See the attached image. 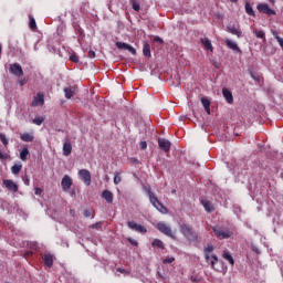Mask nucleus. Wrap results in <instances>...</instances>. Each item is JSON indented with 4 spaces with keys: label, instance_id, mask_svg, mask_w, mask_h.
<instances>
[{
    "label": "nucleus",
    "instance_id": "33",
    "mask_svg": "<svg viewBox=\"0 0 283 283\" xmlns=\"http://www.w3.org/2000/svg\"><path fill=\"white\" fill-rule=\"evenodd\" d=\"M44 122H45V117H35V118H33V120H32V123H33L34 125H38V126L43 125Z\"/></svg>",
    "mask_w": 283,
    "mask_h": 283
},
{
    "label": "nucleus",
    "instance_id": "31",
    "mask_svg": "<svg viewBox=\"0 0 283 283\" xmlns=\"http://www.w3.org/2000/svg\"><path fill=\"white\" fill-rule=\"evenodd\" d=\"M29 28L31 30H36V20H34V17L29 15Z\"/></svg>",
    "mask_w": 283,
    "mask_h": 283
},
{
    "label": "nucleus",
    "instance_id": "26",
    "mask_svg": "<svg viewBox=\"0 0 283 283\" xmlns=\"http://www.w3.org/2000/svg\"><path fill=\"white\" fill-rule=\"evenodd\" d=\"M201 205L208 213H211V211H213V206H211V202L209 200H201Z\"/></svg>",
    "mask_w": 283,
    "mask_h": 283
},
{
    "label": "nucleus",
    "instance_id": "4",
    "mask_svg": "<svg viewBox=\"0 0 283 283\" xmlns=\"http://www.w3.org/2000/svg\"><path fill=\"white\" fill-rule=\"evenodd\" d=\"M212 231L216 234V237L219 238V240H229V238L233 235V232L229 230H222L221 228L218 227H213Z\"/></svg>",
    "mask_w": 283,
    "mask_h": 283
},
{
    "label": "nucleus",
    "instance_id": "25",
    "mask_svg": "<svg viewBox=\"0 0 283 283\" xmlns=\"http://www.w3.org/2000/svg\"><path fill=\"white\" fill-rule=\"evenodd\" d=\"M21 140L23 143H32L34 140V135H31L30 133H24L20 136Z\"/></svg>",
    "mask_w": 283,
    "mask_h": 283
},
{
    "label": "nucleus",
    "instance_id": "57",
    "mask_svg": "<svg viewBox=\"0 0 283 283\" xmlns=\"http://www.w3.org/2000/svg\"><path fill=\"white\" fill-rule=\"evenodd\" d=\"M71 213H74V210H71Z\"/></svg>",
    "mask_w": 283,
    "mask_h": 283
},
{
    "label": "nucleus",
    "instance_id": "56",
    "mask_svg": "<svg viewBox=\"0 0 283 283\" xmlns=\"http://www.w3.org/2000/svg\"><path fill=\"white\" fill-rule=\"evenodd\" d=\"M172 193H176V190H172Z\"/></svg>",
    "mask_w": 283,
    "mask_h": 283
},
{
    "label": "nucleus",
    "instance_id": "37",
    "mask_svg": "<svg viewBox=\"0 0 283 283\" xmlns=\"http://www.w3.org/2000/svg\"><path fill=\"white\" fill-rule=\"evenodd\" d=\"M172 262H176V258H174V256L166 258L163 261L164 264H171Z\"/></svg>",
    "mask_w": 283,
    "mask_h": 283
},
{
    "label": "nucleus",
    "instance_id": "10",
    "mask_svg": "<svg viewBox=\"0 0 283 283\" xmlns=\"http://www.w3.org/2000/svg\"><path fill=\"white\" fill-rule=\"evenodd\" d=\"M116 48L118 50H127L128 52H130V54L136 56V49H134V46H132V44H127L125 42H116Z\"/></svg>",
    "mask_w": 283,
    "mask_h": 283
},
{
    "label": "nucleus",
    "instance_id": "19",
    "mask_svg": "<svg viewBox=\"0 0 283 283\" xmlns=\"http://www.w3.org/2000/svg\"><path fill=\"white\" fill-rule=\"evenodd\" d=\"M65 98H72L76 94V86H69L64 88Z\"/></svg>",
    "mask_w": 283,
    "mask_h": 283
},
{
    "label": "nucleus",
    "instance_id": "17",
    "mask_svg": "<svg viewBox=\"0 0 283 283\" xmlns=\"http://www.w3.org/2000/svg\"><path fill=\"white\" fill-rule=\"evenodd\" d=\"M102 198L108 203L112 205L114 202V193L109 190H104L102 192Z\"/></svg>",
    "mask_w": 283,
    "mask_h": 283
},
{
    "label": "nucleus",
    "instance_id": "22",
    "mask_svg": "<svg viewBox=\"0 0 283 283\" xmlns=\"http://www.w3.org/2000/svg\"><path fill=\"white\" fill-rule=\"evenodd\" d=\"M201 105H203L207 114H211V102L207 97L201 98Z\"/></svg>",
    "mask_w": 283,
    "mask_h": 283
},
{
    "label": "nucleus",
    "instance_id": "18",
    "mask_svg": "<svg viewBox=\"0 0 283 283\" xmlns=\"http://www.w3.org/2000/svg\"><path fill=\"white\" fill-rule=\"evenodd\" d=\"M213 244L208 243L205 249H203V253H205V258L207 260V262H209V260H211V256L209 255L210 253H213Z\"/></svg>",
    "mask_w": 283,
    "mask_h": 283
},
{
    "label": "nucleus",
    "instance_id": "42",
    "mask_svg": "<svg viewBox=\"0 0 283 283\" xmlns=\"http://www.w3.org/2000/svg\"><path fill=\"white\" fill-rule=\"evenodd\" d=\"M70 61H72V63H78V56L76 54H72L70 56Z\"/></svg>",
    "mask_w": 283,
    "mask_h": 283
},
{
    "label": "nucleus",
    "instance_id": "15",
    "mask_svg": "<svg viewBox=\"0 0 283 283\" xmlns=\"http://www.w3.org/2000/svg\"><path fill=\"white\" fill-rule=\"evenodd\" d=\"M226 45L227 48H229V50H233V52H239V54H242V50L240 49V46H238V43L227 39Z\"/></svg>",
    "mask_w": 283,
    "mask_h": 283
},
{
    "label": "nucleus",
    "instance_id": "8",
    "mask_svg": "<svg viewBox=\"0 0 283 283\" xmlns=\"http://www.w3.org/2000/svg\"><path fill=\"white\" fill-rule=\"evenodd\" d=\"M158 145L159 149H161V151H165L166 154H169V151L171 150V142H169L168 139L159 138Z\"/></svg>",
    "mask_w": 283,
    "mask_h": 283
},
{
    "label": "nucleus",
    "instance_id": "3",
    "mask_svg": "<svg viewBox=\"0 0 283 283\" xmlns=\"http://www.w3.org/2000/svg\"><path fill=\"white\" fill-rule=\"evenodd\" d=\"M156 229H158V231H160V233H163L164 235L176 240V234H174V230H171V227H169V224L165 222H158Z\"/></svg>",
    "mask_w": 283,
    "mask_h": 283
},
{
    "label": "nucleus",
    "instance_id": "55",
    "mask_svg": "<svg viewBox=\"0 0 283 283\" xmlns=\"http://www.w3.org/2000/svg\"><path fill=\"white\" fill-rule=\"evenodd\" d=\"M231 3H238V0H230Z\"/></svg>",
    "mask_w": 283,
    "mask_h": 283
},
{
    "label": "nucleus",
    "instance_id": "34",
    "mask_svg": "<svg viewBox=\"0 0 283 283\" xmlns=\"http://www.w3.org/2000/svg\"><path fill=\"white\" fill-rule=\"evenodd\" d=\"M253 34H255L256 39H265L266 33H264V31H259V30H254Z\"/></svg>",
    "mask_w": 283,
    "mask_h": 283
},
{
    "label": "nucleus",
    "instance_id": "38",
    "mask_svg": "<svg viewBox=\"0 0 283 283\" xmlns=\"http://www.w3.org/2000/svg\"><path fill=\"white\" fill-rule=\"evenodd\" d=\"M22 180L27 187H30V177L28 175H24L22 177Z\"/></svg>",
    "mask_w": 283,
    "mask_h": 283
},
{
    "label": "nucleus",
    "instance_id": "32",
    "mask_svg": "<svg viewBox=\"0 0 283 283\" xmlns=\"http://www.w3.org/2000/svg\"><path fill=\"white\" fill-rule=\"evenodd\" d=\"M223 259L229 261V264H235V261L233 260V256L229 252L223 253Z\"/></svg>",
    "mask_w": 283,
    "mask_h": 283
},
{
    "label": "nucleus",
    "instance_id": "52",
    "mask_svg": "<svg viewBox=\"0 0 283 283\" xmlns=\"http://www.w3.org/2000/svg\"><path fill=\"white\" fill-rule=\"evenodd\" d=\"M130 244H134V247H138V242L135 240L129 239Z\"/></svg>",
    "mask_w": 283,
    "mask_h": 283
},
{
    "label": "nucleus",
    "instance_id": "43",
    "mask_svg": "<svg viewBox=\"0 0 283 283\" xmlns=\"http://www.w3.org/2000/svg\"><path fill=\"white\" fill-rule=\"evenodd\" d=\"M8 158H10V155L3 154V153H1V150H0V160H8Z\"/></svg>",
    "mask_w": 283,
    "mask_h": 283
},
{
    "label": "nucleus",
    "instance_id": "48",
    "mask_svg": "<svg viewBox=\"0 0 283 283\" xmlns=\"http://www.w3.org/2000/svg\"><path fill=\"white\" fill-rule=\"evenodd\" d=\"M84 217L85 218L92 217V210H84Z\"/></svg>",
    "mask_w": 283,
    "mask_h": 283
},
{
    "label": "nucleus",
    "instance_id": "20",
    "mask_svg": "<svg viewBox=\"0 0 283 283\" xmlns=\"http://www.w3.org/2000/svg\"><path fill=\"white\" fill-rule=\"evenodd\" d=\"M43 260H44L45 266H48L49 269L53 266V264H54V256L52 254H45Z\"/></svg>",
    "mask_w": 283,
    "mask_h": 283
},
{
    "label": "nucleus",
    "instance_id": "53",
    "mask_svg": "<svg viewBox=\"0 0 283 283\" xmlns=\"http://www.w3.org/2000/svg\"><path fill=\"white\" fill-rule=\"evenodd\" d=\"M24 255H25V258H28V256L32 255V252H27Z\"/></svg>",
    "mask_w": 283,
    "mask_h": 283
},
{
    "label": "nucleus",
    "instance_id": "7",
    "mask_svg": "<svg viewBox=\"0 0 283 283\" xmlns=\"http://www.w3.org/2000/svg\"><path fill=\"white\" fill-rule=\"evenodd\" d=\"M256 8H258L259 12H262V14H269V17H273L276 14L275 10L270 9L269 4H266V3H259Z\"/></svg>",
    "mask_w": 283,
    "mask_h": 283
},
{
    "label": "nucleus",
    "instance_id": "50",
    "mask_svg": "<svg viewBox=\"0 0 283 283\" xmlns=\"http://www.w3.org/2000/svg\"><path fill=\"white\" fill-rule=\"evenodd\" d=\"M154 41L156 43H163V39H160V36H155Z\"/></svg>",
    "mask_w": 283,
    "mask_h": 283
},
{
    "label": "nucleus",
    "instance_id": "1",
    "mask_svg": "<svg viewBox=\"0 0 283 283\" xmlns=\"http://www.w3.org/2000/svg\"><path fill=\"white\" fill-rule=\"evenodd\" d=\"M144 190L146 191L150 205H153V207H155V209H157V211H159L160 213H169V210L167 209V207H165L163 205V202H160V200H158V197L155 196V193L151 192V186H145Z\"/></svg>",
    "mask_w": 283,
    "mask_h": 283
},
{
    "label": "nucleus",
    "instance_id": "54",
    "mask_svg": "<svg viewBox=\"0 0 283 283\" xmlns=\"http://www.w3.org/2000/svg\"><path fill=\"white\" fill-rule=\"evenodd\" d=\"M253 251H255V253L260 254V250L254 248Z\"/></svg>",
    "mask_w": 283,
    "mask_h": 283
},
{
    "label": "nucleus",
    "instance_id": "45",
    "mask_svg": "<svg viewBox=\"0 0 283 283\" xmlns=\"http://www.w3.org/2000/svg\"><path fill=\"white\" fill-rule=\"evenodd\" d=\"M133 10H135V12H139L140 11V4L133 3Z\"/></svg>",
    "mask_w": 283,
    "mask_h": 283
},
{
    "label": "nucleus",
    "instance_id": "41",
    "mask_svg": "<svg viewBox=\"0 0 283 283\" xmlns=\"http://www.w3.org/2000/svg\"><path fill=\"white\" fill-rule=\"evenodd\" d=\"M18 83H19V85H20L21 87H23V85H25V83H28V80L22 76V77L19 78Z\"/></svg>",
    "mask_w": 283,
    "mask_h": 283
},
{
    "label": "nucleus",
    "instance_id": "2",
    "mask_svg": "<svg viewBox=\"0 0 283 283\" xmlns=\"http://www.w3.org/2000/svg\"><path fill=\"white\" fill-rule=\"evenodd\" d=\"M180 233L184 234L190 242H198V234L196 233V230H193V227L182 223L179 226Z\"/></svg>",
    "mask_w": 283,
    "mask_h": 283
},
{
    "label": "nucleus",
    "instance_id": "28",
    "mask_svg": "<svg viewBox=\"0 0 283 283\" xmlns=\"http://www.w3.org/2000/svg\"><path fill=\"white\" fill-rule=\"evenodd\" d=\"M143 54L144 56H151V46L149 45V43H145L144 48H143Z\"/></svg>",
    "mask_w": 283,
    "mask_h": 283
},
{
    "label": "nucleus",
    "instance_id": "11",
    "mask_svg": "<svg viewBox=\"0 0 283 283\" xmlns=\"http://www.w3.org/2000/svg\"><path fill=\"white\" fill-rule=\"evenodd\" d=\"M44 104H45V96L43 95V93H38L36 96L33 98L31 106L39 107Z\"/></svg>",
    "mask_w": 283,
    "mask_h": 283
},
{
    "label": "nucleus",
    "instance_id": "12",
    "mask_svg": "<svg viewBox=\"0 0 283 283\" xmlns=\"http://www.w3.org/2000/svg\"><path fill=\"white\" fill-rule=\"evenodd\" d=\"M63 156H71L72 155V142L70 138H65L63 143Z\"/></svg>",
    "mask_w": 283,
    "mask_h": 283
},
{
    "label": "nucleus",
    "instance_id": "47",
    "mask_svg": "<svg viewBox=\"0 0 283 283\" xmlns=\"http://www.w3.org/2000/svg\"><path fill=\"white\" fill-rule=\"evenodd\" d=\"M35 196H41L43 193V189L41 188H35V191H34Z\"/></svg>",
    "mask_w": 283,
    "mask_h": 283
},
{
    "label": "nucleus",
    "instance_id": "13",
    "mask_svg": "<svg viewBox=\"0 0 283 283\" xmlns=\"http://www.w3.org/2000/svg\"><path fill=\"white\" fill-rule=\"evenodd\" d=\"M3 185H4V187H7V189H9V191H13L14 193H17V191H19V186L10 179L3 180Z\"/></svg>",
    "mask_w": 283,
    "mask_h": 283
},
{
    "label": "nucleus",
    "instance_id": "40",
    "mask_svg": "<svg viewBox=\"0 0 283 283\" xmlns=\"http://www.w3.org/2000/svg\"><path fill=\"white\" fill-rule=\"evenodd\" d=\"M216 262H218V256L216 254H212L210 261L212 268L216 266Z\"/></svg>",
    "mask_w": 283,
    "mask_h": 283
},
{
    "label": "nucleus",
    "instance_id": "30",
    "mask_svg": "<svg viewBox=\"0 0 283 283\" xmlns=\"http://www.w3.org/2000/svg\"><path fill=\"white\" fill-rule=\"evenodd\" d=\"M151 247H156L157 249H165V243L160 239H155L151 242Z\"/></svg>",
    "mask_w": 283,
    "mask_h": 283
},
{
    "label": "nucleus",
    "instance_id": "9",
    "mask_svg": "<svg viewBox=\"0 0 283 283\" xmlns=\"http://www.w3.org/2000/svg\"><path fill=\"white\" fill-rule=\"evenodd\" d=\"M127 227L130 228L133 231H137L138 233H147V228L136 223L135 221H128Z\"/></svg>",
    "mask_w": 283,
    "mask_h": 283
},
{
    "label": "nucleus",
    "instance_id": "46",
    "mask_svg": "<svg viewBox=\"0 0 283 283\" xmlns=\"http://www.w3.org/2000/svg\"><path fill=\"white\" fill-rule=\"evenodd\" d=\"M190 282L199 283V282H200V277H198V276H191V277H190Z\"/></svg>",
    "mask_w": 283,
    "mask_h": 283
},
{
    "label": "nucleus",
    "instance_id": "16",
    "mask_svg": "<svg viewBox=\"0 0 283 283\" xmlns=\"http://www.w3.org/2000/svg\"><path fill=\"white\" fill-rule=\"evenodd\" d=\"M223 98H226L229 105H233V93L229 88H222Z\"/></svg>",
    "mask_w": 283,
    "mask_h": 283
},
{
    "label": "nucleus",
    "instance_id": "5",
    "mask_svg": "<svg viewBox=\"0 0 283 283\" xmlns=\"http://www.w3.org/2000/svg\"><path fill=\"white\" fill-rule=\"evenodd\" d=\"M9 72L17 78H22V76H23V67L19 63L10 64Z\"/></svg>",
    "mask_w": 283,
    "mask_h": 283
},
{
    "label": "nucleus",
    "instance_id": "58",
    "mask_svg": "<svg viewBox=\"0 0 283 283\" xmlns=\"http://www.w3.org/2000/svg\"><path fill=\"white\" fill-rule=\"evenodd\" d=\"M71 213H74V210H71Z\"/></svg>",
    "mask_w": 283,
    "mask_h": 283
},
{
    "label": "nucleus",
    "instance_id": "44",
    "mask_svg": "<svg viewBox=\"0 0 283 283\" xmlns=\"http://www.w3.org/2000/svg\"><path fill=\"white\" fill-rule=\"evenodd\" d=\"M103 227V223L102 222H97V223H94L91 226V229H101Z\"/></svg>",
    "mask_w": 283,
    "mask_h": 283
},
{
    "label": "nucleus",
    "instance_id": "21",
    "mask_svg": "<svg viewBox=\"0 0 283 283\" xmlns=\"http://www.w3.org/2000/svg\"><path fill=\"white\" fill-rule=\"evenodd\" d=\"M228 32H230V34H233L234 36H238V39H240V36H242V31H240V29L235 28V27H227Z\"/></svg>",
    "mask_w": 283,
    "mask_h": 283
},
{
    "label": "nucleus",
    "instance_id": "24",
    "mask_svg": "<svg viewBox=\"0 0 283 283\" xmlns=\"http://www.w3.org/2000/svg\"><path fill=\"white\" fill-rule=\"evenodd\" d=\"M201 43L206 48V50H209L210 52H213V45L211 44V40H209L207 38H202Z\"/></svg>",
    "mask_w": 283,
    "mask_h": 283
},
{
    "label": "nucleus",
    "instance_id": "14",
    "mask_svg": "<svg viewBox=\"0 0 283 283\" xmlns=\"http://www.w3.org/2000/svg\"><path fill=\"white\" fill-rule=\"evenodd\" d=\"M61 186L63 191H69V189L72 187V178L70 176L65 175L62 178Z\"/></svg>",
    "mask_w": 283,
    "mask_h": 283
},
{
    "label": "nucleus",
    "instance_id": "49",
    "mask_svg": "<svg viewBox=\"0 0 283 283\" xmlns=\"http://www.w3.org/2000/svg\"><path fill=\"white\" fill-rule=\"evenodd\" d=\"M139 147L140 149H147V142H140Z\"/></svg>",
    "mask_w": 283,
    "mask_h": 283
},
{
    "label": "nucleus",
    "instance_id": "36",
    "mask_svg": "<svg viewBox=\"0 0 283 283\" xmlns=\"http://www.w3.org/2000/svg\"><path fill=\"white\" fill-rule=\"evenodd\" d=\"M122 180L123 179L120 178V172H115L114 185H120Z\"/></svg>",
    "mask_w": 283,
    "mask_h": 283
},
{
    "label": "nucleus",
    "instance_id": "51",
    "mask_svg": "<svg viewBox=\"0 0 283 283\" xmlns=\"http://www.w3.org/2000/svg\"><path fill=\"white\" fill-rule=\"evenodd\" d=\"M88 56L90 59H94V56H96V53L94 51H90Z\"/></svg>",
    "mask_w": 283,
    "mask_h": 283
},
{
    "label": "nucleus",
    "instance_id": "39",
    "mask_svg": "<svg viewBox=\"0 0 283 283\" xmlns=\"http://www.w3.org/2000/svg\"><path fill=\"white\" fill-rule=\"evenodd\" d=\"M116 271H117V273H122L124 275H129V273H130L128 270H125L122 268H117Z\"/></svg>",
    "mask_w": 283,
    "mask_h": 283
},
{
    "label": "nucleus",
    "instance_id": "29",
    "mask_svg": "<svg viewBox=\"0 0 283 283\" xmlns=\"http://www.w3.org/2000/svg\"><path fill=\"white\" fill-rule=\"evenodd\" d=\"M245 12L249 14V17H255V11L253 10V7L250 2L245 3Z\"/></svg>",
    "mask_w": 283,
    "mask_h": 283
},
{
    "label": "nucleus",
    "instance_id": "6",
    "mask_svg": "<svg viewBox=\"0 0 283 283\" xmlns=\"http://www.w3.org/2000/svg\"><path fill=\"white\" fill-rule=\"evenodd\" d=\"M78 176L81 180L86 185V187H90L92 185V174L87 169H81L78 171Z\"/></svg>",
    "mask_w": 283,
    "mask_h": 283
},
{
    "label": "nucleus",
    "instance_id": "27",
    "mask_svg": "<svg viewBox=\"0 0 283 283\" xmlns=\"http://www.w3.org/2000/svg\"><path fill=\"white\" fill-rule=\"evenodd\" d=\"M21 169H23V165L21 163L15 164L11 167V174H13L14 176H17L18 174L21 172Z\"/></svg>",
    "mask_w": 283,
    "mask_h": 283
},
{
    "label": "nucleus",
    "instance_id": "35",
    "mask_svg": "<svg viewBox=\"0 0 283 283\" xmlns=\"http://www.w3.org/2000/svg\"><path fill=\"white\" fill-rule=\"evenodd\" d=\"M0 140H1L2 145H4V147H8L9 142H8V138L6 137V134L0 133Z\"/></svg>",
    "mask_w": 283,
    "mask_h": 283
},
{
    "label": "nucleus",
    "instance_id": "23",
    "mask_svg": "<svg viewBox=\"0 0 283 283\" xmlns=\"http://www.w3.org/2000/svg\"><path fill=\"white\" fill-rule=\"evenodd\" d=\"M28 156H30V150L28 149V146H24L22 150L20 151V159L25 163L28 160Z\"/></svg>",
    "mask_w": 283,
    "mask_h": 283
}]
</instances>
